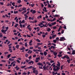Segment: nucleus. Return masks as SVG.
<instances>
[{"label": "nucleus", "instance_id": "f257e3e1", "mask_svg": "<svg viewBox=\"0 0 75 75\" xmlns=\"http://www.w3.org/2000/svg\"><path fill=\"white\" fill-rule=\"evenodd\" d=\"M57 68V69H54V68H53V70L54 71H58L60 69V67L57 66H56V68Z\"/></svg>", "mask_w": 75, "mask_h": 75}, {"label": "nucleus", "instance_id": "f03ea898", "mask_svg": "<svg viewBox=\"0 0 75 75\" xmlns=\"http://www.w3.org/2000/svg\"><path fill=\"white\" fill-rule=\"evenodd\" d=\"M65 58H66L68 59H70V57H68V55H64L63 57H62V59H65Z\"/></svg>", "mask_w": 75, "mask_h": 75}, {"label": "nucleus", "instance_id": "7ed1b4c3", "mask_svg": "<svg viewBox=\"0 0 75 75\" xmlns=\"http://www.w3.org/2000/svg\"><path fill=\"white\" fill-rule=\"evenodd\" d=\"M7 31V30H3L2 29L1 30V32L3 33H4L5 34H6V32Z\"/></svg>", "mask_w": 75, "mask_h": 75}, {"label": "nucleus", "instance_id": "20e7f679", "mask_svg": "<svg viewBox=\"0 0 75 75\" xmlns=\"http://www.w3.org/2000/svg\"><path fill=\"white\" fill-rule=\"evenodd\" d=\"M66 40V39L64 37H62L60 38V41H62V40Z\"/></svg>", "mask_w": 75, "mask_h": 75}, {"label": "nucleus", "instance_id": "39448f33", "mask_svg": "<svg viewBox=\"0 0 75 75\" xmlns=\"http://www.w3.org/2000/svg\"><path fill=\"white\" fill-rule=\"evenodd\" d=\"M37 65L38 66H43V64L42 63L39 62L37 64Z\"/></svg>", "mask_w": 75, "mask_h": 75}, {"label": "nucleus", "instance_id": "423d86ee", "mask_svg": "<svg viewBox=\"0 0 75 75\" xmlns=\"http://www.w3.org/2000/svg\"><path fill=\"white\" fill-rule=\"evenodd\" d=\"M22 23H21V21H19V24L20 25V26L21 27V28H22V25L21 24Z\"/></svg>", "mask_w": 75, "mask_h": 75}, {"label": "nucleus", "instance_id": "0eeeda50", "mask_svg": "<svg viewBox=\"0 0 75 75\" xmlns=\"http://www.w3.org/2000/svg\"><path fill=\"white\" fill-rule=\"evenodd\" d=\"M5 16L7 17V18H8V16L7 14H6V15H5V16L4 15H3L2 16V18H5Z\"/></svg>", "mask_w": 75, "mask_h": 75}, {"label": "nucleus", "instance_id": "6e6552de", "mask_svg": "<svg viewBox=\"0 0 75 75\" xmlns=\"http://www.w3.org/2000/svg\"><path fill=\"white\" fill-rule=\"evenodd\" d=\"M24 16L25 17V19H28V16H27V14L26 13L24 15Z\"/></svg>", "mask_w": 75, "mask_h": 75}, {"label": "nucleus", "instance_id": "1a4fd4ad", "mask_svg": "<svg viewBox=\"0 0 75 75\" xmlns=\"http://www.w3.org/2000/svg\"><path fill=\"white\" fill-rule=\"evenodd\" d=\"M31 68L33 69V66H30L29 67H28L27 68V69H31Z\"/></svg>", "mask_w": 75, "mask_h": 75}, {"label": "nucleus", "instance_id": "9d476101", "mask_svg": "<svg viewBox=\"0 0 75 75\" xmlns=\"http://www.w3.org/2000/svg\"><path fill=\"white\" fill-rule=\"evenodd\" d=\"M57 53H58L57 52H53L54 55L55 56H56L57 55Z\"/></svg>", "mask_w": 75, "mask_h": 75}, {"label": "nucleus", "instance_id": "9b49d317", "mask_svg": "<svg viewBox=\"0 0 75 75\" xmlns=\"http://www.w3.org/2000/svg\"><path fill=\"white\" fill-rule=\"evenodd\" d=\"M57 63H58V64H57V66H59V67H60V63L59 62V61H58Z\"/></svg>", "mask_w": 75, "mask_h": 75}, {"label": "nucleus", "instance_id": "f8f14e48", "mask_svg": "<svg viewBox=\"0 0 75 75\" xmlns=\"http://www.w3.org/2000/svg\"><path fill=\"white\" fill-rule=\"evenodd\" d=\"M25 49V47H24V46H23L22 47V48H21L20 49V50H24Z\"/></svg>", "mask_w": 75, "mask_h": 75}, {"label": "nucleus", "instance_id": "ddd939ff", "mask_svg": "<svg viewBox=\"0 0 75 75\" xmlns=\"http://www.w3.org/2000/svg\"><path fill=\"white\" fill-rule=\"evenodd\" d=\"M56 37V35H52V38H54L55 37Z\"/></svg>", "mask_w": 75, "mask_h": 75}, {"label": "nucleus", "instance_id": "4468645a", "mask_svg": "<svg viewBox=\"0 0 75 75\" xmlns=\"http://www.w3.org/2000/svg\"><path fill=\"white\" fill-rule=\"evenodd\" d=\"M26 11H27L26 10L22 12V14H24L26 12Z\"/></svg>", "mask_w": 75, "mask_h": 75}, {"label": "nucleus", "instance_id": "2eb2a0df", "mask_svg": "<svg viewBox=\"0 0 75 75\" xmlns=\"http://www.w3.org/2000/svg\"><path fill=\"white\" fill-rule=\"evenodd\" d=\"M51 29L50 28H48V29L47 30V31H48L49 32H50L51 31Z\"/></svg>", "mask_w": 75, "mask_h": 75}, {"label": "nucleus", "instance_id": "dca6fc26", "mask_svg": "<svg viewBox=\"0 0 75 75\" xmlns=\"http://www.w3.org/2000/svg\"><path fill=\"white\" fill-rule=\"evenodd\" d=\"M72 54L73 55L75 54V50H74L73 51Z\"/></svg>", "mask_w": 75, "mask_h": 75}, {"label": "nucleus", "instance_id": "f3484780", "mask_svg": "<svg viewBox=\"0 0 75 75\" xmlns=\"http://www.w3.org/2000/svg\"><path fill=\"white\" fill-rule=\"evenodd\" d=\"M44 53L45 56H46L47 54V53L46 51H45Z\"/></svg>", "mask_w": 75, "mask_h": 75}, {"label": "nucleus", "instance_id": "a211bd4d", "mask_svg": "<svg viewBox=\"0 0 75 75\" xmlns=\"http://www.w3.org/2000/svg\"><path fill=\"white\" fill-rule=\"evenodd\" d=\"M62 28V26H60V27L59 28V29L58 30V32H59L60 31V30Z\"/></svg>", "mask_w": 75, "mask_h": 75}, {"label": "nucleus", "instance_id": "6ab92c4d", "mask_svg": "<svg viewBox=\"0 0 75 75\" xmlns=\"http://www.w3.org/2000/svg\"><path fill=\"white\" fill-rule=\"evenodd\" d=\"M32 52V51L29 50V51L28 52V53H30V54H31Z\"/></svg>", "mask_w": 75, "mask_h": 75}, {"label": "nucleus", "instance_id": "aec40b11", "mask_svg": "<svg viewBox=\"0 0 75 75\" xmlns=\"http://www.w3.org/2000/svg\"><path fill=\"white\" fill-rule=\"evenodd\" d=\"M70 61H71V59H69L67 60V62H68L69 63H70Z\"/></svg>", "mask_w": 75, "mask_h": 75}, {"label": "nucleus", "instance_id": "412c9836", "mask_svg": "<svg viewBox=\"0 0 75 75\" xmlns=\"http://www.w3.org/2000/svg\"><path fill=\"white\" fill-rule=\"evenodd\" d=\"M43 68L44 69V70H45L46 69V70L47 69V68H46V66H44L43 67Z\"/></svg>", "mask_w": 75, "mask_h": 75}, {"label": "nucleus", "instance_id": "4be33fe9", "mask_svg": "<svg viewBox=\"0 0 75 75\" xmlns=\"http://www.w3.org/2000/svg\"><path fill=\"white\" fill-rule=\"evenodd\" d=\"M19 47V45H17L16 46V48H17V49H18V48Z\"/></svg>", "mask_w": 75, "mask_h": 75}, {"label": "nucleus", "instance_id": "5701e85b", "mask_svg": "<svg viewBox=\"0 0 75 75\" xmlns=\"http://www.w3.org/2000/svg\"><path fill=\"white\" fill-rule=\"evenodd\" d=\"M36 40L39 42H40V40H39L38 39H37Z\"/></svg>", "mask_w": 75, "mask_h": 75}, {"label": "nucleus", "instance_id": "b1692460", "mask_svg": "<svg viewBox=\"0 0 75 75\" xmlns=\"http://www.w3.org/2000/svg\"><path fill=\"white\" fill-rule=\"evenodd\" d=\"M37 45H38V46H39L40 45H42V43H37Z\"/></svg>", "mask_w": 75, "mask_h": 75}, {"label": "nucleus", "instance_id": "393cba45", "mask_svg": "<svg viewBox=\"0 0 75 75\" xmlns=\"http://www.w3.org/2000/svg\"><path fill=\"white\" fill-rule=\"evenodd\" d=\"M36 13V11L35 10L33 11L32 12L33 14H35Z\"/></svg>", "mask_w": 75, "mask_h": 75}, {"label": "nucleus", "instance_id": "a878e982", "mask_svg": "<svg viewBox=\"0 0 75 75\" xmlns=\"http://www.w3.org/2000/svg\"><path fill=\"white\" fill-rule=\"evenodd\" d=\"M48 6L47 7L48 8H51V6L50 4H48Z\"/></svg>", "mask_w": 75, "mask_h": 75}, {"label": "nucleus", "instance_id": "bb28decb", "mask_svg": "<svg viewBox=\"0 0 75 75\" xmlns=\"http://www.w3.org/2000/svg\"><path fill=\"white\" fill-rule=\"evenodd\" d=\"M8 50L9 51H10V52L11 53L12 52V50L11 49H9Z\"/></svg>", "mask_w": 75, "mask_h": 75}, {"label": "nucleus", "instance_id": "cd10ccee", "mask_svg": "<svg viewBox=\"0 0 75 75\" xmlns=\"http://www.w3.org/2000/svg\"><path fill=\"white\" fill-rule=\"evenodd\" d=\"M54 17H58V15L57 14H56L55 15H53Z\"/></svg>", "mask_w": 75, "mask_h": 75}, {"label": "nucleus", "instance_id": "c85d7f7f", "mask_svg": "<svg viewBox=\"0 0 75 75\" xmlns=\"http://www.w3.org/2000/svg\"><path fill=\"white\" fill-rule=\"evenodd\" d=\"M26 10V8H25V7H23V8H22V10H23H23Z\"/></svg>", "mask_w": 75, "mask_h": 75}, {"label": "nucleus", "instance_id": "c756f323", "mask_svg": "<svg viewBox=\"0 0 75 75\" xmlns=\"http://www.w3.org/2000/svg\"><path fill=\"white\" fill-rule=\"evenodd\" d=\"M35 74L37 75L38 74V71L37 70L35 72Z\"/></svg>", "mask_w": 75, "mask_h": 75}, {"label": "nucleus", "instance_id": "7c9ffc66", "mask_svg": "<svg viewBox=\"0 0 75 75\" xmlns=\"http://www.w3.org/2000/svg\"><path fill=\"white\" fill-rule=\"evenodd\" d=\"M18 12L17 11H14V13L16 14V13H18Z\"/></svg>", "mask_w": 75, "mask_h": 75}, {"label": "nucleus", "instance_id": "2f4dec72", "mask_svg": "<svg viewBox=\"0 0 75 75\" xmlns=\"http://www.w3.org/2000/svg\"><path fill=\"white\" fill-rule=\"evenodd\" d=\"M56 66L55 65H54L53 66V67H54V69H56Z\"/></svg>", "mask_w": 75, "mask_h": 75}, {"label": "nucleus", "instance_id": "473e14b6", "mask_svg": "<svg viewBox=\"0 0 75 75\" xmlns=\"http://www.w3.org/2000/svg\"><path fill=\"white\" fill-rule=\"evenodd\" d=\"M11 56V54H8V56H7V57L8 58H10V57Z\"/></svg>", "mask_w": 75, "mask_h": 75}, {"label": "nucleus", "instance_id": "72a5a7b5", "mask_svg": "<svg viewBox=\"0 0 75 75\" xmlns=\"http://www.w3.org/2000/svg\"><path fill=\"white\" fill-rule=\"evenodd\" d=\"M56 22H54L53 23H52V25H54L56 24Z\"/></svg>", "mask_w": 75, "mask_h": 75}, {"label": "nucleus", "instance_id": "f704fd0d", "mask_svg": "<svg viewBox=\"0 0 75 75\" xmlns=\"http://www.w3.org/2000/svg\"><path fill=\"white\" fill-rule=\"evenodd\" d=\"M58 57H62V55H61V54H59L58 55Z\"/></svg>", "mask_w": 75, "mask_h": 75}, {"label": "nucleus", "instance_id": "c9c22d12", "mask_svg": "<svg viewBox=\"0 0 75 75\" xmlns=\"http://www.w3.org/2000/svg\"><path fill=\"white\" fill-rule=\"evenodd\" d=\"M63 19V17H61L60 18H59V20H62Z\"/></svg>", "mask_w": 75, "mask_h": 75}, {"label": "nucleus", "instance_id": "e433bc0d", "mask_svg": "<svg viewBox=\"0 0 75 75\" xmlns=\"http://www.w3.org/2000/svg\"><path fill=\"white\" fill-rule=\"evenodd\" d=\"M57 40H54L53 41V42L54 43H56V42H57Z\"/></svg>", "mask_w": 75, "mask_h": 75}, {"label": "nucleus", "instance_id": "4c0bfd02", "mask_svg": "<svg viewBox=\"0 0 75 75\" xmlns=\"http://www.w3.org/2000/svg\"><path fill=\"white\" fill-rule=\"evenodd\" d=\"M26 66L25 65L24 66H23L21 67V68H24L26 67Z\"/></svg>", "mask_w": 75, "mask_h": 75}, {"label": "nucleus", "instance_id": "58836bf2", "mask_svg": "<svg viewBox=\"0 0 75 75\" xmlns=\"http://www.w3.org/2000/svg\"><path fill=\"white\" fill-rule=\"evenodd\" d=\"M33 72L34 73H35V72H36V70L33 69Z\"/></svg>", "mask_w": 75, "mask_h": 75}, {"label": "nucleus", "instance_id": "ea45409f", "mask_svg": "<svg viewBox=\"0 0 75 75\" xmlns=\"http://www.w3.org/2000/svg\"><path fill=\"white\" fill-rule=\"evenodd\" d=\"M28 28V29L29 30H30V31H31V28L30 27H29Z\"/></svg>", "mask_w": 75, "mask_h": 75}, {"label": "nucleus", "instance_id": "a19ab883", "mask_svg": "<svg viewBox=\"0 0 75 75\" xmlns=\"http://www.w3.org/2000/svg\"><path fill=\"white\" fill-rule=\"evenodd\" d=\"M25 23V22L24 20H23L21 22L22 23Z\"/></svg>", "mask_w": 75, "mask_h": 75}, {"label": "nucleus", "instance_id": "79ce46f5", "mask_svg": "<svg viewBox=\"0 0 75 75\" xmlns=\"http://www.w3.org/2000/svg\"><path fill=\"white\" fill-rule=\"evenodd\" d=\"M1 62L3 63H4V62H6V61L4 60H1Z\"/></svg>", "mask_w": 75, "mask_h": 75}, {"label": "nucleus", "instance_id": "37998d69", "mask_svg": "<svg viewBox=\"0 0 75 75\" xmlns=\"http://www.w3.org/2000/svg\"><path fill=\"white\" fill-rule=\"evenodd\" d=\"M28 46V44H27V42H25V46L26 47L27 46Z\"/></svg>", "mask_w": 75, "mask_h": 75}, {"label": "nucleus", "instance_id": "c03bdc74", "mask_svg": "<svg viewBox=\"0 0 75 75\" xmlns=\"http://www.w3.org/2000/svg\"><path fill=\"white\" fill-rule=\"evenodd\" d=\"M18 24H16V25H15V28H17V26H18Z\"/></svg>", "mask_w": 75, "mask_h": 75}, {"label": "nucleus", "instance_id": "a18cd8bd", "mask_svg": "<svg viewBox=\"0 0 75 75\" xmlns=\"http://www.w3.org/2000/svg\"><path fill=\"white\" fill-rule=\"evenodd\" d=\"M0 34V37L1 38H2L3 37V36H2V35H1V33Z\"/></svg>", "mask_w": 75, "mask_h": 75}, {"label": "nucleus", "instance_id": "49530a36", "mask_svg": "<svg viewBox=\"0 0 75 75\" xmlns=\"http://www.w3.org/2000/svg\"><path fill=\"white\" fill-rule=\"evenodd\" d=\"M8 52H6L5 53H4V54L5 55H6L7 54Z\"/></svg>", "mask_w": 75, "mask_h": 75}, {"label": "nucleus", "instance_id": "de8ad7c7", "mask_svg": "<svg viewBox=\"0 0 75 75\" xmlns=\"http://www.w3.org/2000/svg\"><path fill=\"white\" fill-rule=\"evenodd\" d=\"M12 5H13V6H15V3L14 2H13L12 3Z\"/></svg>", "mask_w": 75, "mask_h": 75}, {"label": "nucleus", "instance_id": "09e8293b", "mask_svg": "<svg viewBox=\"0 0 75 75\" xmlns=\"http://www.w3.org/2000/svg\"><path fill=\"white\" fill-rule=\"evenodd\" d=\"M18 3H19V4H20V3H21V0H19V1H18Z\"/></svg>", "mask_w": 75, "mask_h": 75}, {"label": "nucleus", "instance_id": "8fccbe9b", "mask_svg": "<svg viewBox=\"0 0 75 75\" xmlns=\"http://www.w3.org/2000/svg\"><path fill=\"white\" fill-rule=\"evenodd\" d=\"M40 54H41V55H42V56H43L44 55V53L43 52H40Z\"/></svg>", "mask_w": 75, "mask_h": 75}, {"label": "nucleus", "instance_id": "3c124183", "mask_svg": "<svg viewBox=\"0 0 75 75\" xmlns=\"http://www.w3.org/2000/svg\"><path fill=\"white\" fill-rule=\"evenodd\" d=\"M39 68L40 69H43V68H42V66H39Z\"/></svg>", "mask_w": 75, "mask_h": 75}, {"label": "nucleus", "instance_id": "603ef678", "mask_svg": "<svg viewBox=\"0 0 75 75\" xmlns=\"http://www.w3.org/2000/svg\"><path fill=\"white\" fill-rule=\"evenodd\" d=\"M42 16L41 15H40V16H38V19L39 18H42Z\"/></svg>", "mask_w": 75, "mask_h": 75}, {"label": "nucleus", "instance_id": "864d4df0", "mask_svg": "<svg viewBox=\"0 0 75 75\" xmlns=\"http://www.w3.org/2000/svg\"><path fill=\"white\" fill-rule=\"evenodd\" d=\"M30 63H32V64H33L34 63V62L33 61H31L30 62Z\"/></svg>", "mask_w": 75, "mask_h": 75}, {"label": "nucleus", "instance_id": "5fc2aeb1", "mask_svg": "<svg viewBox=\"0 0 75 75\" xmlns=\"http://www.w3.org/2000/svg\"><path fill=\"white\" fill-rule=\"evenodd\" d=\"M18 11H20V12H21V11H23V10H22L21 8Z\"/></svg>", "mask_w": 75, "mask_h": 75}, {"label": "nucleus", "instance_id": "6e6d98bb", "mask_svg": "<svg viewBox=\"0 0 75 75\" xmlns=\"http://www.w3.org/2000/svg\"><path fill=\"white\" fill-rule=\"evenodd\" d=\"M22 5H20L18 6V7L19 8V7H22Z\"/></svg>", "mask_w": 75, "mask_h": 75}, {"label": "nucleus", "instance_id": "4d7b16f0", "mask_svg": "<svg viewBox=\"0 0 75 75\" xmlns=\"http://www.w3.org/2000/svg\"><path fill=\"white\" fill-rule=\"evenodd\" d=\"M54 62V61L52 60H51V61L50 62V63H52Z\"/></svg>", "mask_w": 75, "mask_h": 75}, {"label": "nucleus", "instance_id": "13d9d810", "mask_svg": "<svg viewBox=\"0 0 75 75\" xmlns=\"http://www.w3.org/2000/svg\"><path fill=\"white\" fill-rule=\"evenodd\" d=\"M50 52L52 53H53V54L54 53V50H50Z\"/></svg>", "mask_w": 75, "mask_h": 75}, {"label": "nucleus", "instance_id": "bf43d9fd", "mask_svg": "<svg viewBox=\"0 0 75 75\" xmlns=\"http://www.w3.org/2000/svg\"><path fill=\"white\" fill-rule=\"evenodd\" d=\"M52 45H53L55 47H56V45L55 44H53V43H52Z\"/></svg>", "mask_w": 75, "mask_h": 75}, {"label": "nucleus", "instance_id": "052dcab7", "mask_svg": "<svg viewBox=\"0 0 75 75\" xmlns=\"http://www.w3.org/2000/svg\"><path fill=\"white\" fill-rule=\"evenodd\" d=\"M27 36L28 38H30L31 37L29 35H28V34H27Z\"/></svg>", "mask_w": 75, "mask_h": 75}, {"label": "nucleus", "instance_id": "680f3d73", "mask_svg": "<svg viewBox=\"0 0 75 75\" xmlns=\"http://www.w3.org/2000/svg\"><path fill=\"white\" fill-rule=\"evenodd\" d=\"M64 65H62L61 67V70H62L63 69V67H64Z\"/></svg>", "mask_w": 75, "mask_h": 75}, {"label": "nucleus", "instance_id": "e2e57ef3", "mask_svg": "<svg viewBox=\"0 0 75 75\" xmlns=\"http://www.w3.org/2000/svg\"><path fill=\"white\" fill-rule=\"evenodd\" d=\"M64 29H67V28H66V26L65 25H64Z\"/></svg>", "mask_w": 75, "mask_h": 75}, {"label": "nucleus", "instance_id": "0e129e2a", "mask_svg": "<svg viewBox=\"0 0 75 75\" xmlns=\"http://www.w3.org/2000/svg\"><path fill=\"white\" fill-rule=\"evenodd\" d=\"M71 54V53L70 52H67V54Z\"/></svg>", "mask_w": 75, "mask_h": 75}, {"label": "nucleus", "instance_id": "69168bd1", "mask_svg": "<svg viewBox=\"0 0 75 75\" xmlns=\"http://www.w3.org/2000/svg\"><path fill=\"white\" fill-rule=\"evenodd\" d=\"M28 54H25V57H28Z\"/></svg>", "mask_w": 75, "mask_h": 75}, {"label": "nucleus", "instance_id": "338daca9", "mask_svg": "<svg viewBox=\"0 0 75 75\" xmlns=\"http://www.w3.org/2000/svg\"><path fill=\"white\" fill-rule=\"evenodd\" d=\"M54 72L55 71H53V72H52V74L53 75H54L55 74V72Z\"/></svg>", "mask_w": 75, "mask_h": 75}, {"label": "nucleus", "instance_id": "774afa93", "mask_svg": "<svg viewBox=\"0 0 75 75\" xmlns=\"http://www.w3.org/2000/svg\"><path fill=\"white\" fill-rule=\"evenodd\" d=\"M64 33V30H62V34H63Z\"/></svg>", "mask_w": 75, "mask_h": 75}]
</instances>
